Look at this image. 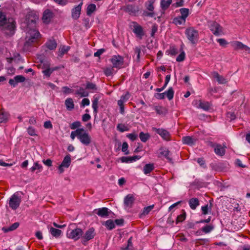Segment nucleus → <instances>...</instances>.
<instances>
[{"mask_svg":"<svg viewBox=\"0 0 250 250\" xmlns=\"http://www.w3.org/2000/svg\"><path fill=\"white\" fill-rule=\"evenodd\" d=\"M80 131H82V130L80 129V128H77L76 130L71 132L70 137L72 140H74L76 137H77L78 138L79 135L80 134Z\"/></svg>","mask_w":250,"mask_h":250,"instance_id":"obj_46","label":"nucleus"},{"mask_svg":"<svg viewBox=\"0 0 250 250\" xmlns=\"http://www.w3.org/2000/svg\"><path fill=\"white\" fill-rule=\"evenodd\" d=\"M82 6L79 4L76 6L72 10V17L74 19H77L79 17L81 13Z\"/></svg>","mask_w":250,"mask_h":250,"instance_id":"obj_22","label":"nucleus"},{"mask_svg":"<svg viewBox=\"0 0 250 250\" xmlns=\"http://www.w3.org/2000/svg\"><path fill=\"white\" fill-rule=\"evenodd\" d=\"M82 131H80L78 139L81 143L85 146H88L91 143V137L89 134L86 132L83 128H80Z\"/></svg>","mask_w":250,"mask_h":250,"instance_id":"obj_7","label":"nucleus"},{"mask_svg":"<svg viewBox=\"0 0 250 250\" xmlns=\"http://www.w3.org/2000/svg\"><path fill=\"white\" fill-rule=\"evenodd\" d=\"M160 154L165 158L170 163H172V159L170 156V151L166 147H162L160 148Z\"/></svg>","mask_w":250,"mask_h":250,"instance_id":"obj_17","label":"nucleus"},{"mask_svg":"<svg viewBox=\"0 0 250 250\" xmlns=\"http://www.w3.org/2000/svg\"><path fill=\"white\" fill-rule=\"evenodd\" d=\"M57 43L54 39L48 40L45 43V46L48 49L52 50L56 49Z\"/></svg>","mask_w":250,"mask_h":250,"instance_id":"obj_23","label":"nucleus"},{"mask_svg":"<svg viewBox=\"0 0 250 250\" xmlns=\"http://www.w3.org/2000/svg\"><path fill=\"white\" fill-rule=\"evenodd\" d=\"M8 114L3 110H0V123H5L8 120Z\"/></svg>","mask_w":250,"mask_h":250,"instance_id":"obj_38","label":"nucleus"},{"mask_svg":"<svg viewBox=\"0 0 250 250\" xmlns=\"http://www.w3.org/2000/svg\"><path fill=\"white\" fill-rule=\"evenodd\" d=\"M155 110L157 114L161 115L165 113V108L162 106H156L154 107Z\"/></svg>","mask_w":250,"mask_h":250,"instance_id":"obj_50","label":"nucleus"},{"mask_svg":"<svg viewBox=\"0 0 250 250\" xmlns=\"http://www.w3.org/2000/svg\"><path fill=\"white\" fill-rule=\"evenodd\" d=\"M126 137L128 138H129L130 140H131L132 141H134L136 139L137 136L135 133H133L128 134L126 135Z\"/></svg>","mask_w":250,"mask_h":250,"instance_id":"obj_63","label":"nucleus"},{"mask_svg":"<svg viewBox=\"0 0 250 250\" xmlns=\"http://www.w3.org/2000/svg\"><path fill=\"white\" fill-rule=\"evenodd\" d=\"M27 132L30 136H34L37 135L35 129L32 126H29L27 128Z\"/></svg>","mask_w":250,"mask_h":250,"instance_id":"obj_56","label":"nucleus"},{"mask_svg":"<svg viewBox=\"0 0 250 250\" xmlns=\"http://www.w3.org/2000/svg\"><path fill=\"white\" fill-rule=\"evenodd\" d=\"M155 0H148L145 3V6L147 10L149 11H144L143 13V15L145 16L153 17L155 16V13L154 12V3L155 2Z\"/></svg>","mask_w":250,"mask_h":250,"instance_id":"obj_9","label":"nucleus"},{"mask_svg":"<svg viewBox=\"0 0 250 250\" xmlns=\"http://www.w3.org/2000/svg\"><path fill=\"white\" fill-rule=\"evenodd\" d=\"M76 94L81 97H86L88 95V93L82 87H80L79 90L76 91Z\"/></svg>","mask_w":250,"mask_h":250,"instance_id":"obj_44","label":"nucleus"},{"mask_svg":"<svg viewBox=\"0 0 250 250\" xmlns=\"http://www.w3.org/2000/svg\"><path fill=\"white\" fill-rule=\"evenodd\" d=\"M39 19L38 15L34 11H29L27 13L24 23L26 24L27 28L30 29L29 32H31V30L35 29L36 26V21Z\"/></svg>","mask_w":250,"mask_h":250,"instance_id":"obj_3","label":"nucleus"},{"mask_svg":"<svg viewBox=\"0 0 250 250\" xmlns=\"http://www.w3.org/2000/svg\"><path fill=\"white\" fill-rule=\"evenodd\" d=\"M217 88H210L209 89V93L211 95L214 96L215 98H218V95L217 94Z\"/></svg>","mask_w":250,"mask_h":250,"instance_id":"obj_60","label":"nucleus"},{"mask_svg":"<svg viewBox=\"0 0 250 250\" xmlns=\"http://www.w3.org/2000/svg\"><path fill=\"white\" fill-rule=\"evenodd\" d=\"M96 10V5L94 4H89L86 9V14L88 16H90L92 13L95 11Z\"/></svg>","mask_w":250,"mask_h":250,"instance_id":"obj_41","label":"nucleus"},{"mask_svg":"<svg viewBox=\"0 0 250 250\" xmlns=\"http://www.w3.org/2000/svg\"><path fill=\"white\" fill-rule=\"evenodd\" d=\"M226 116L227 120L229 121H231L236 118V115L234 112H227Z\"/></svg>","mask_w":250,"mask_h":250,"instance_id":"obj_47","label":"nucleus"},{"mask_svg":"<svg viewBox=\"0 0 250 250\" xmlns=\"http://www.w3.org/2000/svg\"><path fill=\"white\" fill-rule=\"evenodd\" d=\"M197 139L192 136H185L182 138L183 143L190 146L194 145Z\"/></svg>","mask_w":250,"mask_h":250,"instance_id":"obj_19","label":"nucleus"},{"mask_svg":"<svg viewBox=\"0 0 250 250\" xmlns=\"http://www.w3.org/2000/svg\"><path fill=\"white\" fill-rule=\"evenodd\" d=\"M71 164V158L69 154L66 155L63 159L62 163H61L62 166H64V167L67 168L69 167Z\"/></svg>","mask_w":250,"mask_h":250,"instance_id":"obj_33","label":"nucleus"},{"mask_svg":"<svg viewBox=\"0 0 250 250\" xmlns=\"http://www.w3.org/2000/svg\"><path fill=\"white\" fill-rule=\"evenodd\" d=\"M15 22L9 21L4 13L0 11V29L3 33L11 36L15 33Z\"/></svg>","mask_w":250,"mask_h":250,"instance_id":"obj_1","label":"nucleus"},{"mask_svg":"<svg viewBox=\"0 0 250 250\" xmlns=\"http://www.w3.org/2000/svg\"><path fill=\"white\" fill-rule=\"evenodd\" d=\"M128 147V144L125 142L123 143L122 145V151L125 153V154L127 155L129 153L127 149Z\"/></svg>","mask_w":250,"mask_h":250,"instance_id":"obj_55","label":"nucleus"},{"mask_svg":"<svg viewBox=\"0 0 250 250\" xmlns=\"http://www.w3.org/2000/svg\"><path fill=\"white\" fill-rule=\"evenodd\" d=\"M173 23L176 25H185L186 20L180 16H177L173 19Z\"/></svg>","mask_w":250,"mask_h":250,"instance_id":"obj_30","label":"nucleus"},{"mask_svg":"<svg viewBox=\"0 0 250 250\" xmlns=\"http://www.w3.org/2000/svg\"><path fill=\"white\" fill-rule=\"evenodd\" d=\"M42 166L40 165L38 162H36L34 163L33 166L30 168V171L31 172H34L35 170H38L36 173L40 172L42 171Z\"/></svg>","mask_w":250,"mask_h":250,"instance_id":"obj_31","label":"nucleus"},{"mask_svg":"<svg viewBox=\"0 0 250 250\" xmlns=\"http://www.w3.org/2000/svg\"><path fill=\"white\" fill-rule=\"evenodd\" d=\"M81 126V123L79 121H76L73 122L70 126L71 129H75L76 128H79Z\"/></svg>","mask_w":250,"mask_h":250,"instance_id":"obj_58","label":"nucleus"},{"mask_svg":"<svg viewBox=\"0 0 250 250\" xmlns=\"http://www.w3.org/2000/svg\"><path fill=\"white\" fill-rule=\"evenodd\" d=\"M208 23V26L212 33L216 36L219 35V24L213 21H209Z\"/></svg>","mask_w":250,"mask_h":250,"instance_id":"obj_15","label":"nucleus"},{"mask_svg":"<svg viewBox=\"0 0 250 250\" xmlns=\"http://www.w3.org/2000/svg\"><path fill=\"white\" fill-rule=\"evenodd\" d=\"M56 3L61 6L65 5L67 2L68 0H53Z\"/></svg>","mask_w":250,"mask_h":250,"instance_id":"obj_62","label":"nucleus"},{"mask_svg":"<svg viewBox=\"0 0 250 250\" xmlns=\"http://www.w3.org/2000/svg\"><path fill=\"white\" fill-rule=\"evenodd\" d=\"M185 34L188 40L192 43L196 44L199 40L198 31L193 27H189L186 30Z\"/></svg>","mask_w":250,"mask_h":250,"instance_id":"obj_4","label":"nucleus"},{"mask_svg":"<svg viewBox=\"0 0 250 250\" xmlns=\"http://www.w3.org/2000/svg\"><path fill=\"white\" fill-rule=\"evenodd\" d=\"M231 46L235 50L242 49L244 50L245 44L239 41H234L231 42Z\"/></svg>","mask_w":250,"mask_h":250,"instance_id":"obj_29","label":"nucleus"},{"mask_svg":"<svg viewBox=\"0 0 250 250\" xmlns=\"http://www.w3.org/2000/svg\"><path fill=\"white\" fill-rule=\"evenodd\" d=\"M172 3V0H161L160 5L163 10H167Z\"/></svg>","mask_w":250,"mask_h":250,"instance_id":"obj_32","label":"nucleus"},{"mask_svg":"<svg viewBox=\"0 0 250 250\" xmlns=\"http://www.w3.org/2000/svg\"><path fill=\"white\" fill-rule=\"evenodd\" d=\"M208 145L212 147H213L215 153L217 155H219V145L217 144L215 145L212 142H209Z\"/></svg>","mask_w":250,"mask_h":250,"instance_id":"obj_51","label":"nucleus"},{"mask_svg":"<svg viewBox=\"0 0 250 250\" xmlns=\"http://www.w3.org/2000/svg\"><path fill=\"white\" fill-rule=\"evenodd\" d=\"M30 37L24 43L23 50L25 51L31 50V47L34 46V43L37 42V39L40 35V32L36 29L31 30L29 32Z\"/></svg>","mask_w":250,"mask_h":250,"instance_id":"obj_2","label":"nucleus"},{"mask_svg":"<svg viewBox=\"0 0 250 250\" xmlns=\"http://www.w3.org/2000/svg\"><path fill=\"white\" fill-rule=\"evenodd\" d=\"M70 47L69 46H63L62 47H61L59 49V56L61 57H62V56L65 54L69 50Z\"/></svg>","mask_w":250,"mask_h":250,"instance_id":"obj_42","label":"nucleus"},{"mask_svg":"<svg viewBox=\"0 0 250 250\" xmlns=\"http://www.w3.org/2000/svg\"><path fill=\"white\" fill-rule=\"evenodd\" d=\"M54 16V13L52 11L49 9H46L43 13L42 20L43 23L48 24L50 22Z\"/></svg>","mask_w":250,"mask_h":250,"instance_id":"obj_14","label":"nucleus"},{"mask_svg":"<svg viewBox=\"0 0 250 250\" xmlns=\"http://www.w3.org/2000/svg\"><path fill=\"white\" fill-rule=\"evenodd\" d=\"M199 107L205 110H208L209 108V104L208 102H202L200 101L199 105Z\"/></svg>","mask_w":250,"mask_h":250,"instance_id":"obj_43","label":"nucleus"},{"mask_svg":"<svg viewBox=\"0 0 250 250\" xmlns=\"http://www.w3.org/2000/svg\"><path fill=\"white\" fill-rule=\"evenodd\" d=\"M133 27V32L136 35V36L140 39H142L143 37L145 35V32L143 27L139 25L137 22H132Z\"/></svg>","mask_w":250,"mask_h":250,"instance_id":"obj_12","label":"nucleus"},{"mask_svg":"<svg viewBox=\"0 0 250 250\" xmlns=\"http://www.w3.org/2000/svg\"><path fill=\"white\" fill-rule=\"evenodd\" d=\"M104 225L106 228L109 230H111L115 227V223L114 221L111 219L106 221Z\"/></svg>","mask_w":250,"mask_h":250,"instance_id":"obj_36","label":"nucleus"},{"mask_svg":"<svg viewBox=\"0 0 250 250\" xmlns=\"http://www.w3.org/2000/svg\"><path fill=\"white\" fill-rule=\"evenodd\" d=\"M129 97H130V94L128 92H127L125 94L123 95L121 97V98L120 100H121V101H122L125 103L129 99Z\"/></svg>","mask_w":250,"mask_h":250,"instance_id":"obj_59","label":"nucleus"},{"mask_svg":"<svg viewBox=\"0 0 250 250\" xmlns=\"http://www.w3.org/2000/svg\"><path fill=\"white\" fill-rule=\"evenodd\" d=\"M113 67L112 68L111 67H107L104 69V74L107 77L110 76L112 75L113 74Z\"/></svg>","mask_w":250,"mask_h":250,"instance_id":"obj_48","label":"nucleus"},{"mask_svg":"<svg viewBox=\"0 0 250 250\" xmlns=\"http://www.w3.org/2000/svg\"><path fill=\"white\" fill-rule=\"evenodd\" d=\"M83 234V230L80 228H76L75 229H71L69 228L67 231L66 235L68 238L77 241L80 238H82V235Z\"/></svg>","mask_w":250,"mask_h":250,"instance_id":"obj_5","label":"nucleus"},{"mask_svg":"<svg viewBox=\"0 0 250 250\" xmlns=\"http://www.w3.org/2000/svg\"><path fill=\"white\" fill-rule=\"evenodd\" d=\"M182 211H183V213H182L181 214H180L179 215H178L176 217V224H178L179 223L182 222V221L185 220L186 219V212L184 210H182Z\"/></svg>","mask_w":250,"mask_h":250,"instance_id":"obj_40","label":"nucleus"},{"mask_svg":"<svg viewBox=\"0 0 250 250\" xmlns=\"http://www.w3.org/2000/svg\"><path fill=\"white\" fill-rule=\"evenodd\" d=\"M174 90L172 87H170L168 88L167 91L162 93H156L155 95V97L160 100L164 99L166 95L167 97L169 100H171L173 99L174 96Z\"/></svg>","mask_w":250,"mask_h":250,"instance_id":"obj_13","label":"nucleus"},{"mask_svg":"<svg viewBox=\"0 0 250 250\" xmlns=\"http://www.w3.org/2000/svg\"><path fill=\"white\" fill-rule=\"evenodd\" d=\"M229 164L227 162H225L220 165V171H226L229 168Z\"/></svg>","mask_w":250,"mask_h":250,"instance_id":"obj_53","label":"nucleus"},{"mask_svg":"<svg viewBox=\"0 0 250 250\" xmlns=\"http://www.w3.org/2000/svg\"><path fill=\"white\" fill-rule=\"evenodd\" d=\"M124 10L125 11L129 13L130 15H135L139 11V9L137 7L131 4L126 5Z\"/></svg>","mask_w":250,"mask_h":250,"instance_id":"obj_20","label":"nucleus"},{"mask_svg":"<svg viewBox=\"0 0 250 250\" xmlns=\"http://www.w3.org/2000/svg\"><path fill=\"white\" fill-rule=\"evenodd\" d=\"M179 12L181 15L180 16L185 20H186L189 14V9L187 8H180L179 9Z\"/></svg>","mask_w":250,"mask_h":250,"instance_id":"obj_35","label":"nucleus"},{"mask_svg":"<svg viewBox=\"0 0 250 250\" xmlns=\"http://www.w3.org/2000/svg\"><path fill=\"white\" fill-rule=\"evenodd\" d=\"M95 235V229L93 228H90L87 230L85 233L82 235V243L85 245L87 241L93 239Z\"/></svg>","mask_w":250,"mask_h":250,"instance_id":"obj_11","label":"nucleus"},{"mask_svg":"<svg viewBox=\"0 0 250 250\" xmlns=\"http://www.w3.org/2000/svg\"><path fill=\"white\" fill-rule=\"evenodd\" d=\"M19 225L20 223L19 222H15L11 225L9 227H3L2 230L4 232H8L9 231H13L19 227Z\"/></svg>","mask_w":250,"mask_h":250,"instance_id":"obj_25","label":"nucleus"},{"mask_svg":"<svg viewBox=\"0 0 250 250\" xmlns=\"http://www.w3.org/2000/svg\"><path fill=\"white\" fill-rule=\"evenodd\" d=\"M154 205L147 206L145 207L142 210V212L140 214V218H142L143 216L148 214L149 212L153 208Z\"/></svg>","mask_w":250,"mask_h":250,"instance_id":"obj_34","label":"nucleus"},{"mask_svg":"<svg viewBox=\"0 0 250 250\" xmlns=\"http://www.w3.org/2000/svg\"><path fill=\"white\" fill-rule=\"evenodd\" d=\"M117 129L118 130L121 132L129 130V128L127 126L123 124H119L117 125Z\"/></svg>","mask_w":250,"mask_h":250,"instance_id":"obj_45","label":"nucleus"},{"mask_svg":"<svg viewBox=\"0 0 250 250\" xmlns=\"http://www.w3.org/2000/svg\"><path fill=\"white\" fill-rule=\"evenodd\" d=\"M154 169V165L153 164H147L144 167L143 171L145 174L150 173Z\"/></svg>","mask_w":250,"mask_h":250,"instance_id":"obj_27","label":"nucleus"},{"mask_svg":"<svg viewBox=\"0 0 250 250\" xmlns=\"http://www.w3.org/2000/svg\"><path fill=\"white\" fill-rule=\"evenodd\" d=\"M213 227L210 225H207L202 228V231L206 233H209L213 229Z\"/></svg>","mask_w":250,"mask_h":250,"instance_id":"obj_52","label":"nucleus"},{"mask_svg":"<svg viewBox=\"0 0 250 250\" xmlns=\"http://www.w3.org/2000/svg\"><path fill=\"white\" fill-rule=\"evenodd\" d=\"M21 201V199L18 196V194L14 193L9 199V207L13 210H16L20 206Z\"/></svg>","mask_w":250,"mask_h":250,"instance_id":"obj_8","label":"nucleus"},{"mask_svg":"<svg viewBox=\"0 0 250 250\" xmlns=\"http://www.w3.org/2000/svg\"><path fill=\"white\" fill-rule=\"evenodd\" d=\"M150 137V136L148 133H145L143 132H141L139 133V138L141 141L144 143L146 142Z\"/></svg>","mask_w":250,"mask_h":250,"instance_id":"obj_37","label":"nucleus"},{"mask_svg":"<svg viewBox=\"0 0 250 250\" xmlns=\"http://www.w3.org/2000/svg\"><path fill=\"white\" fill-rule=\"evenodd\" d=\"M66 107L68 110H72L74 108V104L73 100L71 98H67L65 101Z\"/></svg>","mask_w":250,"mask_h":250,"instance_id":"obj_26","label":"nucleus"},{"mask_svg":"<svg viewBox=\"0 0 250 250\" xmlns=\"http://www.w3.org/2000/svg\"><path fill=\"white\" fill-rule=\"evenodd\" d=\"M152 130L159 134L165 141H169L171 140L170 133L165 129L162 128H157L153 127L152 128Z\"/></svg>","mask_w":250,"mask_h":250,"instance_id":"obj_10","label":"nucleus"},{"mask_svg":"<svg viewBox=\"0 0 250 250\" xmlns=\"http://www.w3.org/2000/svg\"><path fill=\"white\" fill-rule=\"evenodd\" d=\"M185 53L184 51L182 52L176 58V61L181 62L185 60Z\"/></svg>","mask_w":250,"mask_h":250,"instance_id":"obj_57","label":"nucleus"},{"mask_svg":"<svg viewBox=\"0 0 250 250\" xmlns=\"http://www.w3.org/2000/svg\"><path fill=\"white\" fill-rule=\"evenodd\" d=\"M86 88L89 90H96L97 87L96 84L92 83L87 82L86 84Z\"/></svg>","mask_w":250,"mask_h":250,"instance_id":"obj_49","label":"nucleus"},{"mask_svg":"<svg viewBox=\"0 0 250 250\" xmlns=\"http://www.w3.org/2000/svg\"><path fill=\"white\" fill-rule=\"evenodd\" d=\"M109 209L107 208H102L95 209V213L99 216L102 217H107L109 215Z\"/></svg>","mask_w":250,"mask_h":250,"instance_id":"obj_18","label":"nucleus"},{"mask_svg":"<svg viewBox=\"0 0 250 250\" xmlns=\"http://www.w3.org/2000/svg\"><path fill=\"white\" fill-rule=\"evenodd\" d=\"M134 201V198L132 195L128 194L124 199V205L126 207L131 208Z\"/></svg>","mask_w":250,"mask_h":250,"instance_id":"obj_21","label":"nucleus"},{"mask_svg":"<svg viewBox=\"0 0 250 250\" xmlns=\"http://www.w3.org/2000/svg\"><path fill=\"white\" fill-rule=\"evenodd\" d=\"M49 232L53 236L56 238H58L61 236L62 231L60 229H57L53 227H50L49 229Z\"/></svg>","mask_w":250,"mask_h":250,"instance_id":"obj_28","label":"nucleus"},{"mask_svg":"<svg viewBox=\"0 0 250 250\" xmlns=\"http://www.w3.org/2000/svg\"><path fill=\"white\" fill-rule=\"evenodd\" d=\"M105 49L104 48L100 49L97 50V52H95L94 54V57H100L104 52Z\"/></svg>","mask_w":250,"mask_h":250,"instance_id":"obj_64","label":"nucleus"},{"mask_svg":"<svg viewBox=\"0 0 250 250\" xmlns=\"http://www.w3.org/2000/svg\"><path fill=\"white\" fill-rule=\"evenodd\" d=\"M25 80V78L22 75H17L13 79L9 80V83L13 87H15L18 83H22Z\"/></svg>","mask_w":250,"mask_h":250,"instance_id":"obj_16","label":"nucleus"},{"mask_svg":"<svg viewBox=\"0 0 250 250\" xmlns=\"http://www.w3.org/2000/svg\"><path fill=\"white\" fill-rule=\"evenodd\" d=\"M99 99L97 97H94L92 101V106L93 109L94 113L97 114L98 112V104Z\"/></svg>","mask_w":250,"mask_h":250,"instance_id":"obj_39","label":"nucleus"},{"mask_svg":"<svg viewBox=\"0 0 250 250\" xmlns=\"http://www.w3.org/2000/svg\"><path fill=\"white\" fill-rule=\"evenodd\" d=\"M42 73L44 76L49 77L52 74V72L50 69V68H47V69L42 71Z\"/></svg>","mask_w":250,"mask_h":250,"instance_id":"obj_61","label":"nucleus"},{"mask_svg":"<svg viewBox=\"0 0 250 250\" xmlns=\"http://www.w3.org/2000/svg\"><path fill=\"white\" fill-rule=\"evenodd\" d=\"M112 64L113 68L120 69L123 67L124 63V59L123 57L120 55H113L110 59Z\"/></svg>","mask_w":250,"mask_h":250,"instance_id":"obj_6","label":"nucleus"},{"mask_svg":"<svg viewBox=\"0 0 250 250\" xmlns=\"http://www.w3.org/2000/svg\"><path fill=\"white\" fill-rule=\"evenodd\" d=\"M190 208L192 209H195L197 206L199 205V200L196 198H191L188 202Z\"/></svg>","mask_w":250,"mask_h":250,"instance_id":"obj_24","label":"nucleus"},{"mask_svg":"<svg viewBox=\"0 0 250 250\" xmlns=\"http://www.w3.org/2000/svg\"><path fill=\"white\" fill-rule=\"evenodd\" d=\"M120 160L122 163H132L130 157H126V156H123L121 158H120L118 161Z\"/></svg>","mask_w":250,"mask_h":250,"instance_id":"obj_54","label":"nucleus"}]
</instances>
